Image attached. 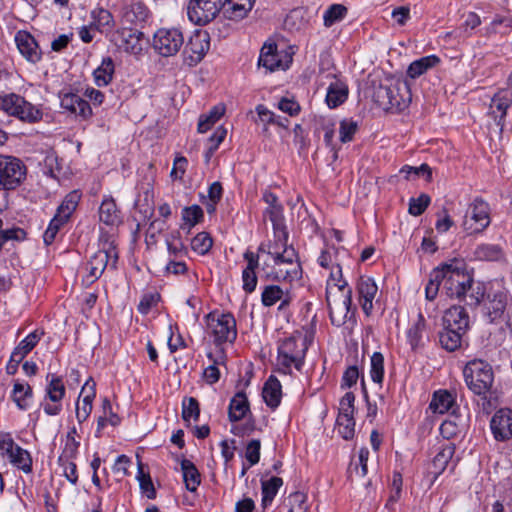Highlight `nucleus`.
<instances>
[{
    "instance_id": "f257e3e1",
    "label": "nucleus",
    "mask_w": 512,
    "mask_h": 512,
    "mask_svg": "<svg viewBox=\"0 0 512 512\" xmlns=\"http://www.w3.org/2000/svg\"><path fill=\"white\" fill-rule=\"evenodd\" d=\"M450 298H465L472 289L473 278L466 270L463 260L452 259L447 263L434 268L429 274V281L425 288V296L429 301L434 300L439 292L440 285Z\"/></svg>"
},
{
    "instance_id": "f03ea898",
    "label": "nucleus",
    "mask_w": 512,
    "mask_h": 512,
    "mask_svg": "<svg viewBox=\"0 0 512 512\" xmlns=\"http://www.w3.org/2000/svg\"><path fill=\"white\" fill-rule=\"evenodd\" d=\"M273 265L263 264V270L270 268L266 273V278L273 281H293L300 279L302 268L298 260V254L294 247L285 248L281 252L272 251Z\"/></svg>"
},
{
    "instance_id": "7ed1b4c3",
    "label": "nucleus",
    "mask_w": 512,
    "mask_h": 512,
    "mask_svg": "<svg viewBox=\"0 0 512 512\" xmlns=\"http://www.w3.org/2000/svg\"><path fill=\"white\" fill-rule=\"evenodd\" d=\"M307 349V339L301 333H296L285 338L278 346L277 361L280 369L284 373L289 374L291 373L292 367L300 371L304 364Z\"/></svg>"
},
{
    "instance_id": "20e7f679",
    "label": "nucleus",
    "mask_w": 512,
    "mask_h": 512,
    "mask_svg": "<svg viewBox=\"0 0 512 512\" xmlns=\"http://www.w3.org/2000/svg\"><path fill=\"white\" fill-rule=\"evenodd\" d=\"M463 375L468 388L486 399L494 381L492 367L482 360H472L464 367Z\"/></svg>"
},
{
    "instance_id": "39448f33",
    "label": "nucleus",
    "mask_w": 512,
    "mask_h": 512,
    "mask_svg": "<svg viewBox=\"0 0 512 512\" xmlns=\"http://www.w3.org/2000/svg\"><path fill=\"white\" fill-rule=\"evenodd\" d=\"M0 110L27 123L42 119L41 110L16 93L0 94Z\"/></svg>"
},
{
    "instance_id": "423d86ee",
    "label": "nucleus",
    "mask_w": 512,
    "mask_h": 512,
    "mask_svg": "<svg viewBox=\"0 0 512 512\" xmlns=\"http://www.w3.org/2000/svg\"><path fill=\"white\" fill-rule=\"evenodd\" d=\"M118 252L113 241L105 240L101 248L95 252L87 264L89 273L84 277V282L91 284L95 282L107 267L116 268Z\"/></svg>"
},
{
    "instance_id": "0eeeda50",
    "label": "nucleus",
    "mask_w": 512,
    "mask_h": 512,
    "mask_svg": "<svg viewBox=\"0 0 512 512\" xmlns=\"http://www.w3.org/2000/svg\"><path fill=\"white\" fill-rule=\"evenodd\" d=\"M27 168L22 160L0 154V190H15L26 178Z\"/></svg>"
},
{
    "instance_id": "6e6552de",
    "label": "nucleus",
    "mask_w": 512,
    "mask_h": 512,
    "mask_svg": "<svg viewBox=\"0 0 512 512\" xmlns=\"http://www.w3.org/2000/svg\"><path fill=\"white\" fill-rule=\"evenodd\" d=\"M489 204L482 198H475L464 215L463 229L468 234H476L484 231L490 225Z\"/></svg>"
},
{
    "instance_id": "1a4fd4ad",
    "label": "nucleus",
    "mask_w": 512,
    "mask_h": 512,
    "mask_svg": "<svg viewBox=\"0 0 512 512\" xmlns=\"http://www.w3.org/2000/svg\"><path fill=\"white\" fill-rule=\"evenodd\" d=\"M208 328L214 337V342L221 344L224 342H233L237 337L236 321L232 314L226 313L215 315L208 314Z\"/></svg>"
},
{
    "instance_id": "9d476101",
    "label": "nucleus",
    "mask_w": 512,
    "mask_h": 512,
    "mask_svg": "<svg viewBox=\"0 0 512 512\" xmlns=\"http://www.w3.org/2000/svg\"><path fill=\"white\" fill-rule=\"evenodd\" d=\"M326 301L329 309L330 320L333 325L339 327L346 322L352 305V291L347 289L344 293L326 291Z\"/></svg>"
},
{
    "instance_id": "9b49d317",
    "label": "nucleus",
    "mask_w": 512,
    "mask_h": 512,
    "mask_svg": "<svg viewBox=\"0 0 512 512\" xmlns=\"http://www.w3.org/2000/svg\"><path fill=\"white\" fill-rule=\"evenodd\" d=\"M183 44L184 37L179 29L161 28L154 34L153 46L162 56L168 57L175 55Z\"/></svg>"
},
{
    "instance_id": "f8f14e48",
    "label": "nucleus",
    "mask_w": 512,
    "mask_h": 512,
    "mask_svg": "<svg viewBox=\"0 0 512 512\" xmlns=\"http://www.w3.org/2000/svg\"><path fill=\"white\" fill-rule=\"evenodd\" d=\"M221 10V0H190L187 15L196 25H205L212 21Z\"/></svg>"
},
{
    "instance_id": "ddd939ff",
    "label": "nucleus",
    "mask_w": 512,
    "mask_h": 512,
    "mask_svg": "<svg viewBox=\"0 0 512 512\" xmlns=\"http://www.w3.org/2000/svg\"><path fill=\"white\" fill-rule=\"evenodd\" d=\"M143 36L144 34L138 29L124 27L112 32L110 41L119 49L136 55L142 51L141 40Z\"/></svg>"
},
{
    "instance_id": "4468645a",
    "label": "nucleus",
    "mask_w": 512,
    "mask_h": 512,
    "mask_svg": "<svg viewBox=\"0 0 512 512\" xmlns=\"http://www.w3.org/2000/svg\"><path fill=\"white\" fill-rule=\"evenodd\" d=\"M210 47L209 34L205 31H197L188 40L183 54L188 61L189 65H196L199 63Z\"/></svg>"
},
{
    "instance_id": "2eb2a0df",
    "label": "nucleus",
    "mask_w": 512,
    "mask_h": 512,
    "mask_svg": "<svg viewBox=\"0 0 512 512\" xmlns=\"http://www.w3.org/2000/svg\"><path fill=\"white\" fill-rule=\"evenodd\" d=\"M390 83L394 88L389 89L385 111H401L411 101V94L408 84L399 77L391 76Z\"/></svg>"
},
{
    "instance_id": "dca6fc26",
    "label": "nucleus",
    "mask_w": 512,
    "mask_h": 512,
    "mask_svg": "<svg viewBox=\"0 0 512 512\" xmlns=\"http://www.w3.org/2000/svg\"><path fill=\"white\" fill-rule=\"evenodd\" d=\"M284 57L286 61L282 60L275 43H265L260 51L258 66L265 68L267 72H273L278 69L284 70L292 60L291 56L285 55Z\"/></svg>"
},
{
    "instance_id": "f3484780",
    "label": "nucleus",
    "mask_w": 512,
    "mask_h": 512,
    "mask_svg": "<svg viewBox=\"0 0 512 512\" xmlns=\"http://www.w3.org/2000/svg\"><path fill=\"white\" fill-rule=\"evenodd\" d=\"M490 429L497 441H507L512 438V410L499 409L490 420Z\"/></svg>"
},
{
    "instance_id": "a211bd4d",
    "label": "nucleus",
    "mask_w": 512,
    "mask_h": 512,
    "mask_svg": "<svg viewBox=\"0 0 512 512\" xmlns=\"http://www.w3.org/2000/svg\"><path fill=\"white\" fill-rule=\"evenodd\" d=\"M15 43L20 54L35 64L41 60L42 52L35 38L27 31L20 30L15 34Z\"/></svg>"
},
{
    "instance_id": "6ab92c4d",
    "label": "nucleus",
    "mask_w": 512,
    "mask_h": 512,
    "mask_svg": "<svg viewBox=\"0 0 512 512\" xmlns=\"http://www.w3.org/2000/svg\"><path fill=\"white\" fill-rule=\"evenodd\" d=\"M358 300L366 316H370L373 310V300L378 292L375 281L366 276H361L357 283Z\"/></svg>"
},
{
    "instance_id": "aec40b11",
    "label": "nucleus",
    "mask_w": 512,
    "mask_h": 512,
    "mask_svg": "<svg viewBox=\"0 0 512 512\" xmlns=\"http://www.w3.org/2000/svg\"><path fill=\"white\" fill-rule=\"evenodd\" d=\"M443 327L466 333L469 328V316L462 306L454 305L447 309L442 318Z\"/></svg>"
},
{
    "instance_id": "412c9836",
    "label": "nucleus",
    "mask_w": 512,
    "mask_h": 512,
    "mask_svg": "<svg viewBox=\"0 0 512 512\" xmlns=\"http://www.w3.org/2000/svg\"><path fill=\"white\" fill-rule=\"evenodd\" d=\"M512 104V91L501 90L494 95L490 104V113L494 116L497 126L502 132L504 129V118L507 109Z\"/></svg>"
},
{
    "instance_id": "4be33fe9",
    "label": "nucleus",
    "mask_w": 512,
    "mask_h": 512,
    "mask_svg": "<svg viewBox=\"0 0 512 512\" xmlns=\"http://www.w3.org/2000/svg\"><path fill=\"white\" fill-rule=\"evenodd\" d=\"M261 301L265 307H271L280 301L278 309L284 310L290 305L292 295L289 290H283L278 285H267L263 289Z\"/></svg>"
},
{
    "instance_id": "5701e85b",
    "label": "nucleus",
    "mask_w": 512,
    "mask_h": 512,
    "mask_svg": "<svg viewBox=\"0 0 512 512\" xmlns=\"http://www.w3.org/2000/svg\"><path fill=\"white\" fill-rule=\"evenodd\" d=\"M507 302L508 295L502 291L488 296V301L485 303V315L490 323H497L503 319Z\"/></svg>"
},
{
    "instance_id": "b1692460",
    "label": "nucleus",
    "mask_w": 512,
    "mask_h": 512,
    "mask_svg": "<svg viewBox=\"0 0 512 512\" xmlns=\"http://www.w3.org/2000/svg\"><path fill=\"white\" fill-rule=\"evenodd\" d=\"M61 107L77 116L87 119L92 115V109L89 103L74 93H65L60 97Z\"/></svg>"
},
{
    "instance_id": "393cba45",
    "label": "nucleus",
    "mask_w": 512,
    "mask_h": 512,
    "mask_svg": "<svg viewBox=\"0 0 512 512\" xmlns=\"http://www.w3.org/2000/svg\"><path fill=\"white\" fill-rule=\"evenodd\" d=\"M255 0H225L222 12L225 18L234 21L244 19L254 6Z\"/></svg>"
},
{
    "instance_id": "a878e982",
    "label": "nucleus",
    "mask_w": 512,
    "mask_h": 512,
    "mask_svg": "<svg viewBox=\"0 0 512 512\" xmlns=\"http://www.w3.org/2000/svg\"><path fill=\"white\" fill-rule=\"evenodd\" d=\"M99 219L107 226H118L121 223V212L112 197L103 199L99 207Z\"/></svg>"
},
{
    "instance_id": "bb28decb",
    "label": "nucleus",
    "mask_w": 512,
    "mask_h": 512,
    "mask_svg": "<svg viewBox=\"0 0 512 512\" xmlns=\"http://www.w3.org/2000/svg\"><path fill=\"white\" fill-rule=\"evenodd\" d=\"M262 396L265 403L270 408L274 409L279 406L282 397V390L280 381L275 376L271 375L265 382L262 390Z\"/></svg>"
},
{
    "instance_id": "cd10ccee",
    "label": "nucleus",
    "mask_w": 512,
    "mask_h": 512,
    "mask_svg": "<svg viewBox=\"0 0 512 512\" xmlns=\"http://www.w3.org/2000/svg\"><path fill=\"white\" fill-rule=\"evenodd\" d=\"M347 97L348 87L344 82L335 79L329 84L326 94V103L330 108L338 107Z\"/></svg>"
},
{
    "instance_id": "c85d7f7f",
    "label": "nucleus",
    "mask_w": 512,
    "mask_h": 512,
    "mask_svg": "<svg viewBox=\"0 0 512 512\" xmlns=\"http://www.w3.org/2000/svg\"><path fill=\"white\" fill-rule=\"evenodd\" d=\"M249 411V402L244 392H238L230 401L228 416L231 422L243 419Z\"/></svg>"
},
{
    "instance_id": "c756f323",
    "label": "nucleus",
    "mask_w": 512,
    "mask_h": 512,
    "mask_svg": "<svg viewBox=\"0 0 512 512\" xmlns=\"http://www.w3.org/2000/svg\"><path fill=\"white\" fill-rule=\"evenodd\" d=\"M43 332L33 331L27 335L12 352V361L21 362L24 357L37 345Z\"/></svg>"
},
{
    "instance_id": "7c9ffc66",
    "label": "nucleus",
    "mask_w": 512,
    "mask_h": 512,
    "mask_svg": "<svg viewBox=\"0 0 512 512\" xmlns=\"http://www.w3.org/2000/svg\"><path fill=\"white\" fill-rule=\"evenodd\" d=\"M149 15L148 8L141 2L130 4L124 11L123 20L125 23L140 25L144 23Z\"/></svg>"
},
{
    "instance_id": "2f4dec72",
    "label": "nucleus",
    "mask_w": 512,
    "mask_h": 512,
    "mask_svg": "<svg viewBox=\"0 0 512 512\" xmlns=\"http://www.w3.org/2000/svg\"><path fill=\"white\" fill-rule=\"evenodd\" d=\"M181 470L186 488L191 492H195L201 482L198 469L190 460L183 459L181 461Z\"/></svg>"
},
{
    "instance_id": "473e14b6",
    "label": "nucleus",
    "mask_w": 512,
    "mask_h": 512,
    "mask_svg": "<svg viewBox=\"0 0 512 512\" xmlns=\"http://www.w3.org/2000/svg\"><path fill=\"white\" fill-rule=\"evenodd\" d=\"M391 75L385 76L382 79H379L378 82L373 81V93L372 98L374 102L383 110L388 106L386 104L387 99H389V89L394 88L390 83Z\"/></svg>"
},
{
    "instance_id": "72a5a7b5",
    "label": "nucleus",
    "mask_w": 512,
    "mask_h": 512,
    "mask_svg": "<svg viewBox=\"0 0 512 512\" xmlns=\"http://www.w3.org/2000/svg\"><path fill=\"white\" fill-rule=\"evenodd\" d=\"M93 22L92 26H94L101 33H112V28L114 26V18L113 15L104 8H97L91 13Z\"/></svg>"
},
{
    "instance_id": "f704fd0d",
    "label": "nucleus",
    "mask_w": 512,
    "mask_h": 512,
    "mask_svg": "<svg viewBox=\"0 0 512 512\" xmlns=\"http://www.w3.org/2000/svg\"><path fill=\"white\" fill-rule=\"evenodd\" d=\"M464 334L451 328L443 327L442 331L439 332V342L445 350L453 352L461 347Z\"/></svg>"
},
{
    "instance_id": "c9c22d12",
    "label": "nucleus",
    "mask_w": 512,
    "mask_h": 512,
    "mask_svg": "<svg viewBox=\"0 0 512 512\" xmlns=\"http://www.w3.org/2000/svg\"><path fill=\"white\" fill-rule=\"evenodd\" d=\"M454 397L448 391H438L434 393L430 402V409L435 413L444 414L448 412L454 405Z\"/></svg>"
},
{
    "instance_id": "e433bc0d",
    "label": "nucleus",
    "mask_w": 512,
    "mask_h": 512,
    "mask_svg": "<svg viewBox=\"0 0 512 512\" xmlns=\"http://www.w3.org/2000/svg\"><path fill=\"white\" fill-rule=\"evenodd\" d=\"M426 332V323L424 316L419 313L417 315L416 321L407 331V338L412 347V349H416L419 345L422 344V340L424 338Z\"/></svg>"
},
{
    "instance_id": "4c0bfd02",
    "label": "nucleus",
    "mask_w": 512,
    "mask_h": 512,
    "mask_svg": "<svg viewBox=\"0 0 512 512\" xmlns=\"http://www.w3.org/2000/svg\"><path fill=\"white\" fill-rule=\"evenodd\" d=\"M225 105L220 103L211 108L208 114L202 115L198 123V132H207L225 113Z\"/></svg>"
},
{
    "instance_id": "58836bf2",
    "label": "nucleus",
    "mask_w": 512,
    "mask_h": 512,
    "mask_svg": "<svg viewBox=\"0 0 512 512\" xmlns=\"http://www.w3.org/2000/svg\"><path fill=\"white\" fill-rule=\"evenodd\" d=\"M440 59L435 55L422 57L419 60L412 62L407 70L408 76L415 79L425 73L428 69L438 64Z\"/></svg>"
},
{
    "instance_id": "ea45409f",
    "label": "nucleus",
    "mask_w": 512,
    "mask_h": 512,
    "mask_svg": "<svg viewBox=\"0 0 512 512\" xmlns=\"http://www.w3.org/2000/svg\"><path fill=\"white\" fill-rule=\"evenodd\" d=\"M114 63L110 57L103 59L101 65L94 71L95 82L98 86H106L112 80Z\"/></svg>"
},
{
    "instance_id": "a19ab883",
    "label": "nucleus",
    "mask_w": 512,
    "mask_h": 512,
    "mask_svg": "<svg viewBox=\"0 0 512 512\" xmlns=\"http://www.w3.org/2000/svg\"><path fill=\"white\" fill-rule=\"evenodd\" d=\"M32 389L28 384L16 382L12 391V399L19 409L25 410L29 406Z\"/></svg>"
},
{
    "instance_id": "79ce46f5",
    "label": "nucleus",
    "mask_w": 512,
    "mask_h": 512,
    "mask_svg": "<svg viewBox=\"0 0 512 512\" xmlns=\"http://www.w3.org/2000/svg\"><path fill=\"white\" fill-rule=\"evenodd\" d=\"M348 13V9L343 4L330 5L323 14V24L329 28L335 23L342 21Z\"/></svg>"
},
{
    "instance_id": "37998d69",
    "label": "nucleus",
    "mask_w": 512,
    "mask_h": 512,
    "mask_svg": "<svg viewBox=\"0 0 512 512\" xmlns=\"http://www.w3.org/2000/svg\"><path fill=\"white\" fill-rule=\"evenodd\" d=\"M80 199L81 194L79 193V191H71L65 196L64 200L58 207L56 214L69 220L70 216L77 208Z\"/></svg>"
},
{
    "instance_id": "c03bdc74",
    "label": "nucleus",
    "mask_w": 512,
    "mask_h": 512,
    "mask_svg": "<svg viewBox=\"0 0 512 512\" xmlns=\"http://www.w3.org/2000/svg\"><path fill=\"white\" fill-rule=\"evenodd\" d=\"M453 454L454 447L451 445H446L442 447L440 451L435 455L432 461V466L435 469V478L446 469L449 461L453 457Z\"/></svg>"
},
{
    "instance_id": "a18cd8bd",
    "label": "nucleus",
    "mask_w": 512,
    "mask_h": 512,
    "mask_svg": "<svg viewBox=\"0 0 512 512\" xmlns=\"http://www.w3.org/2000/svg\"><path fill=\"white\" fill-rule=\"evenodd\" d=\"M282 485L283 480L280 477H272L269 480L262 481V504L264 506H267L273 501Z\"/></svg>"
},
{
    "instance_id": "49530a36",
    "label": "nucleus",
    "mask_w": 512,
    "mask_h": 512,
    "mask_svg": "<svg viewBox=\"0 0 512 512\" xmlns=\"http://www.w3.org/2000/svg\"><path fill=\"white\" fill-rule=\"evenodd\" d=\"M9 461L17 468L29 473L32 470V459L28 451L22 449L20 446L8 456Z\"/></svg>"
},
{
    "instance_id": "de8ad7c7",
    "label": "nucleus",
    "mask_w": 512,
    "mask_h": 512,
    "mask_svg": "<svg viewBox=\"0 0 512 512\" xmlns=\"http://www.w3.org/2000/svg\"><path fill=\"white\" fill-rule=\"evenodd\" d=\"M347 289V282L342 278V269L339 265H336L327 280L326 291L331 290L334 293H344Z\"/></svg>"
},
{
    "instance_id": "09e8293b",
    "label": "nucleus",
    "mask_w": 512,
    "mask_h": 512,
    "mask_svg": "<svg viewBox=\"0 0 512 512\" xmlns=\"http://www.w3.org/2000/svg\"><path fill=\"white\" fill-rule=\"evenodd\" d=\"M65 395V386L60 377L52 375L46 388V399L60 402Z\"/></svg>"
},
{
    "instance_id": "8fccbe9b",
    "label": "nucleus",
    "mask_w": 512,
    "mask_h": 512,
    "mask_svg": "<svg viewBox=\"0 0 512 512\" xmlns=\"http://www.w3.org/2000/svg\"><path fill=\"white\" fill-rule=\"evenodd\" d=\"M274 240L268 242L267 255L272 256V251L281 252L285 248H292L288 245V232L286 228L273 229Z\"/></svg>"
},
{
    "instance_id": "3c124183",
    "label": "nucleus",
    "mask_w": 512,
    "mask_h": 512,
    "mask_svg": "<svg viewBox=\"0 0 512 512\" xmlns=\"http://www.w3.org/2000/svg\"><path fill=\"white\" fill-rule=\"evenodd\" d=\"M474 255L479 260L495 261L502 257V250L495 244H481L476 248Z\"/></svg>"
},
{
    "instance_id": "603ef678",
    "label": "nucleus",
    "mask_w": 512,
    "mask_h": 512,
    "mask_svg": "<svg viewBox=\"0 0 512 512\" xmlns=\"http://www.w3.org/2000/svg\"><path fill=\"white\" fill-rule=\"evenodd\" d=\"M213 245V240L210 235L206 232L198 233L191 240V248L193 251L200 255L208 253Z\"/></svg>"
},
{
    "instance_id": "864d4df0",
    "label": "nucleus",
    "mask_w": 512,
    "mask_h": 512,
    "mask_svg": "<svg viewBox=\"0 0 512 512\" xmlns=\"http://www.w3.org/2000/svg\"><path fill=\"white\" fill-rule=\"evenodd\" d=\"M338 433L345 440H350L354 437L355 421L353 416H338L337 417Z\"/></svg>"
},
{
    "instance_id": "5fc2aeb1",
    "label": "nucleus",
    "mask_w": 512,
    "mask_h": 512,
    "mask_svg": "<svg viewBox=\"0 0 512 512\" xmlns=\"http://www.w3.org/2000/svg\"><path fill=\"white\" fill-rule=\"evenodd\" d=\"M200 416L199 403L196 398L189 397L183 400L182 403V418L184 421L189 422L190 419L197 421Z\"/></svg>"
},
{
    "instance_id": "6e6d98bb",
    "label": "nucleus",
    "mask_w": 512,
    "mask_h": 512,
    "mask_svg": "<svg viewBox=\"0 0 512 512\" xmlns=\"http://www.w3.org/2000/svg\"><path fill=\"white\" fill-rule=\"evenodd\" d=\"M370 375L375 383H382L384 377V357L380 352H375L371 356Z\"/></svg>"
},
{
    "instance_id": "4d7b16f0",
    "label": "nucleus",
    "mask_w": 512,
    "mask_h": 512,
    "mask_svg": "<svg viewBox=\"0 0 512 512\" xmlns=\"http://www.w3.org/2000/svg\"><path fill=\"white\" fill-rule=\"evenodd\" d=\"M68 222V219L55 214L53 219L50 221L46 231L44 232L43 239L46 245H50L61 227Z\"/></svg>"
},
{
    "instance_id": "13d9d810",
    "label": "nucleus",
    "mask_w": 512,
    "mask_h": 512,
    "mask_svg": "<svg viewBox=\"0 0 512 512\" xmlns=\"http://www.w3.org/2000/svg\"><path fill=\"white\" fill-rule=\"evenodd\" d=\"M203 218V210L199 205H192L185 207L182 211V220L188 229L195 226Z\"/></svg>"
},
{
    "instance_id": "bf43d9fd",
    "label": "nucleus",
    "mask_w": 512,
    "mask_h": 512,
    "mask_svg": "<svg viewBox=\"0 0 512 512\" xmlns=\"http://www.w3.org/2000/svg\"><path fill=\"white\" fill-rule=\"evenodd\" d=\"M264 217L271 221L273 229L286 228L284 225L283 207L281 204L267 207L264 211Z\"/></svg>"
},
{
    "instance_id": "052dcab7",
    "label": "nucleus",
    "mask_w": 512,
    "mask_h": 512,
    "mask_svg": "<svg viewBox=\"0 0 512 512\" xmlns=\"http://www.w3.org/2000/svg\"><path fill=\"white\" fill-rule=\"evenodd\" d=\"M75 432V429H73L71 432L67 434L65 447L63 449L61 456L58 459L59 463H62L64 460H71L76 456L79 447V442H77L73 437V434Z\"/></svg>"
},
{
    "instance_id": "680f3d73",
    "label": "nucleus",
    "mask_w": 512,
    "mask_h": 512,
    "mask_svg": "<svg viewBox=\"0 0 512 512\" xmlns=\"http://www.w3.org/2000/svg\"><path fill=\"white\" fill-rule=\"evenodd\" d=\"M140 484V488L143 493L146 494V496L149 499H154L156 497V490L154 488V485L152 483L151 477L149 474H145L143 472L142 465H139V471L137 476Z\"/></svg>"
},
{
    "instance_id": "e2e57ef3",
    "label": "nucleus",
    "mask_w": 512,
    "mask_h": 512,
    "mask_svg": "<svg viewBox=\"0 0 512 512\" xmlns=\"http://www.w3.org/2000/svg\"><path fill=\"white\" fill-rule=\"evenodd\" d=\"M430 204V197L421 194L418 198H411L409 202V213L413 216L421 215Z\"/></svg>"
},
{
    "instance_id": "0e129e2a",
    "label": "nucleus",
    "mask_w": 512,
    "mask_h": 512,
    "mask_svg": "<svg viewBox=\"0 0 512 512\" xmlns=\"http://www.w3.org/2000/svg\"><path fill=\"white\" fill-rule=\"evenodd\" d=\"M290 504L289 512H307V496L302 492H294L288 497Z\"/></svg>"
},
{
    "instance_id": "69168bd1",
    "label": "nucleus",
    "mask_w": 512,
    "mask_h": 512,
    "mask_svg": "<svg viewBox=\"0 0 512 512\" xmlns=\"http://www.w3.org/2000/svg\"><path fill=\"white\" fill-rule=\"evenodd\" d=\"M358 129L357 122L353 120L344 119L340 122V140L343 143L349 142L353 139L354 134Z\"/></svg>"
},
{
    "instance_id": "338daca9",
    "label": "nucleus",
    "mask_w": 512,
    "mask_h": 512,
    "mask_svg": "<svg viewBox=\"0 0 512 512\" xmlns=\"http://www.w3.org/2000/svg\"><path fill=\"white\" fill-rule=\"evenodd\" d=\"M159 300L160 294L157 292L144 294L139 302L138 311L143 315L148 314L151 308L157 305Z\"/></svg>"
},
{
    "instance_id": "774afa93",
    "label": "nucleus",
    "mask_w": 512,
    "mask_h": 512,
    "mask_svg": "<svg viewBox=\"0 0 512 512\" xmlns=\"http://www.w3.org/2000/svg\"><path fill=\"white\" fill-rule=\"evenodd\" d=\"M261 443L258 439H252L246 446L245 457L250 466L257 464L260 460Z\"/></svg>"
}]
</instances>
